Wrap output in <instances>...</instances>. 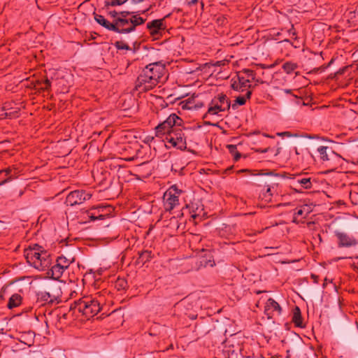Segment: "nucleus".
<instances>
[{"mask_svg":"<svg viewBox=\"0 0 358 358\" xmlns=\"http://www.w3.org/2000/svg\"><path fill=\"white\" fill-rule=\"evenodd\" d=\"M165 71V65L160 62L149 64L137 78L136 90L141 92L152 90L160 82Z\"/></svg>","mask_w":358,"mask_h":358,"instance_id":"1","label":"nucleus"},{"mask_svg":"<svg viewBox=\"0 0 358 358\" xmlns=\"http://www.w3.org/2000/svg\"><path fill=\"white\" fill-rule=\"evenodd\" d=\"M24 255L27 263L39 271H45L52 264L50 253L38 244L24 250Z\"/></svg>","mask_w":358,"mask_h":358,"instance_id":"2","label":"nucleus"},{"mask_svg":"<svg viewBox=\"0 0 358 358\" xmlns=\"http://www.w3.org/2000/svg\"><path fill=\"white\" fill-rule=\"evenodd\" d=\"M70 310L76 313L78 310L79 313H82L87 319H90L95 316L100 310V303L91 296H86L77 301H75L70 306Z\"/></svg>","mask_w":358,"mask_h":358,"instance_id":"3","label":"nucleus"},{"mask_svg":"<svg viewBox=\"0 0 358 358\" xmlns=\"http://www.w3.org/2000/svg\"><path fill=\"white\" fill-rule=\"evenodd\" d=\"M62 292L57 284H52L47 290L36 292L31 308H38L46 304H52L61 296Z\"/></svg>","mask_w":358,"mask_h":358,"instance_id":"4","label":"nucleus"},{"mask_svg":"<svg viewBox=\"0 0 358 358\" xmlns=\"http://www.w3.org/2000/svg\"><path fill=\"white\" fill-rule=\"evenodd\" d=\"M231 102L224 94H219L210 101L207 112L204 114L203 118L209 115H218L221 112L229 111Z\"/></svg>","mask_w":358,"mask_h":358,"instance_id":"5","label":"nucleus"},{"mask_svg":"<svg viewBox=\"0 0 358 358\" xmlns=\"http://www.w3.org/2000/svg\"><path fill=\"white\" fill-rule=\"evenodd\" d=\"M183 122L182 120L175 113L171 114L166 120L159 124L155 127V135L157 137L162 138L164 136H169V134L172 132L179 124Z\"/></svg>","mask_w":358,"mask_h":358,"instance_id":"6","label":"nucleus"},{"mask_svg":"<svg viewBox=\"0 0 358 358\" xmlns=\"http://www.w3.org/2000/svg\"><path fill=\"white\" fill-rule=\"evenodd\" d=\"M182 124H179L172 132L169 134V136H166V140L171 145L180 150H185L187 148V142L185 133L182 131Z\"/></svg>","mask_w":358,"mask_h":358,"instance_id":"7","label":"nucleus"},{"mask_svg":"<svg viewBox=\"0 0 358 358\" xmlns=\"http://www.w3.org/2000/svg\"><path fill=\"white\" fill-rule=\"evenodd\" d=\"M182 193L176 185L171 186L164 194V206L166 211L172 210L179 205V196Z\"/></svg>","mask_w":358,"mask_h":358,"instance_id":"8","label":"nucleus"},{"mask_svg":"<svg viewBox=\"0 0 358 358\" xmlns=\"http://www.w3.org/2000/svg\"><path fill=\"white\" fill-rule=\"evenodd\" d=\"M91 197L92 194L85 190H75L67 195L65 203L68 206H73L84 203Z\"/></svg>","mask_w":358,"mask_h":358,"instance_id":"9","label":"nucleus"},{"mask_svg":"<svg viewBox=\"0 0 358 358\" xmlns=\"http://www.w3.org/2000/svg\"><path fill=\"white\" fill-rule=\"evenodd\" d=\"M110 213V206H94L86 211L87 216L90 221L103 220L108 217Z\"/></svg>","mask_w":358,"mask_h":358,"instance_id":"10","label":"nucleus"},{"mask_svg":"<svg viewBox=\"0 0 358 358\" xmlns=\"http://www.w3.org/2000/svg\"><path fill=\"white\" fill-rule=\"evenodd\" d=\"M166 15L165 17L158 20H153L151 22H149L146 24L147 29L150 31V34L155 38L158 39L160 36H162V32L166 28V24L164 22L165 18L168 17Z\"/></svg>","mask_w":358,"mask_h":358,"instance_id":"11","label":"nucleus"},{"mask_svg":"<svg viewBox=\"0 0 358 358\" xmlns=\"http://www.w3.org/2000/svg\"><path fill=\"white\" fill-rule=\"evenodd\" d=\"M238 79L241 80V83L245 87V88H250L251 85L250 83L252 80H255L257 83H263V81L256 78V73L252 69H244L237 74Z\"/></svg>","mask_w":358,"mask_h":358,"instance_id":"12","label":"nucleus"},{"mask_svg":"<svg viewBox=\"0 0 358 358\" xmlns=\"http://www.w3.org/2000/svg\"><path fill=\"white\" fill-rule=\"evenodd\" d=\"M335 236L337 237L339 248H349L357 245V241L352 236H349L346 233L336 231Z\"/></svg>","mask_w":358,"mask_h":358,"instance_id":"13","label":"nucleus"},{"mask_svg":"<svg viewBox=\"0 0 358 358\" xmlns=\"http://www.w3.org/2000/svg\"><path fill=\"white\" fill-rule=\"evenodd\" d=\"M264 312L268 315V317L271 318L274 312H276L278 315H280L282 308L277 301L272 298H269L266 303Z\"/></svg>","mask_w":358,"mask_h":358,"instance_id":"14","label":"nucleus"},{"mask_svg":"<svg viewBox=\"0 0 358 358\" xmlns=\"http://www.w3.org/2000/svg\"><path fill=\"white\" fill-rule=\"evenodd\" d=\"M131 25V21L129 19H115V26L116 29L115 32L118 34H128L132 31H127Z\"/></svg>","mask_w":358,"mask_h":358,"instance_id":"15","label":"nucleus"},{"mask_svg":"<svg viewBox=\"0 0 358 358\" xmlns=\"http://www.w3.org/2000/svg\"><path fill=\"white\" fill-rule=\"evenodd\" d=\"M94 17L95 21L103 27L106 29L114 31V30L116 29L115 26V20H113L112 22H110L104 17V16L96 14L95 13H94Z\"/></svg>","mask_w":358,"mask_h":358,"instance_id":"16","label":"nucleus"},{"mask_svg":"<svg viewBox=\"0 0 358 358\" xmlns=\"http://www.w3.org/2000/svg\"><path fill=\"white\" fill-rule=\"evenodd\" d=\"M12 171L10 167L0 170V186L13 180Z\"/></svg>","mask_w":358,"mask_h":358,"instance_id":"17","label":"nucleus"},{"mask_svg":"<svg viewBox=\"0 0 358 358\" xmlns=\"http://www.w3.org/2000/svg\"><path fill=\"white\" fill-rule=\"evenodd\" d=\"M153 258V255L150 250H144L138 252V257L136 260L137 264H145Z\"/></svg>","mask_w":358,"mask_h":358,"instance_id":"18","label":"nucleus"},{"mask_svg":"<svg viewBox=\"0 0 358 358\" xmlns=\"http://www.w3.org/2000/svg\"><path fill=\"white\" fill-rule=\"evenodd\" d=\"M292 321L294 323L296 327H303L301 310L298 306H296L293 310Z\"/></svg>","mask_w":358,"mask_h":358,"instance_id":"19","label":"nucleus"},{"mask_svg":"<svg viewBox=\"0 0 358 358\" xmlns=\"http://www.w3.org/2000/svg\"><path fill=\"white\" fill-rule=\"evenodd\" d=\"M22 298L20 294H13L8 300L7 307L9 309H13L14 308H16L19 306L22 303Z\"/></svg>","mask_w":358,"mask_h":358,"instance_id":"20","label":"nucleus"},{"mask_svg":"<svg viewBox=\"0 0 358 358\" xmlns=\"http://www.w3.org/2000/svg\"><path fill=\"white\" fill-rule=\"evenodd\" d=\"M131 25L130 28H128L127 31H134L136 27L138 25L143 24L145 22V19L140 17L138 15H133L129 18Z\"/></svg>","mask_w":358,"mask_h":358,"instance_id":"21","label":"nucleus"},{"mask_svg":"<svg viewBox=\"0 0 358 358\" xmlns=\"http://www.w3.org/2000/svg\"><path fill=\"white\" fill-rule=\"evenodd\" d=\"M317 151L320 154V157L323 162L329 161L330 159L329 157L328 151L331 152V154H334V152L331 150V149L327 146H320L317 148Z\"/></svg>","mask_w":358,"mask_h":358,"instance_id":"22","label":"nucleus"},{"mask_svg":"<svg viewBox=\"0 0 358 358\" xmlns=\"http://www.w3.org/2000/svg\"><path fill=\"white\" fill-rule=\"evenodd\" d=\"M231 87L236 91L243 92L247 90L243 84L241 83V80L238 79V75L236 78L231 80Z\"/></svg>","mask_w":358,"mask_h":358,"instance_id":"23","label":"nucleus"},{"mask_svg":"<svg viewBox=\"0 0 358 358\" xmlns=\"http://www.w3.org/2000/svg\"><path fill=\"white\" fill-rule=\"evenodd\" d=\"M252 94V91L248 90L245 96H239L236 97L235 100V103L232 104V108L234 109L236 107V105L243 106L246 103V99H250Z\"/></svg>","mask_w":358,"mask_h":358,"instance_id":"24","label":"nucleus"},{"mask_svg":"<svg viewBox=\"0 0 358 358\" xmlns=\"http://www.w3.org/2000/svg\"><path fill=\"white\" fill-rule=\"evenodd\" d=\"M60 266H61L56 262V264L51 267L50 271L52 272V275L55 279L59 278L62 275L64 271L66 270L63 267Z\"/></svg>","mask_w":358,"mask_h":358,"instance_id":"25","label":"nucleus"},{"mask_svg":"<svg viewBox=\"0 0 358 358\" xmlns=\"http://www.w3.org/2000/svg\"><path fill=\"white\" fill-rule=\"evenodd\" d=\"M282 68L285 73L290 74L298 68V65L292 62H287L282 64Z\"/></svg>","mask_w":358,"mask_h":358,"instance_id":"26","label":"nucleus"},{"mask_svg":"<svg viewBox=\"0 0 358 358\" xmlns=\"http://www.w3.org/2000/svg\"><path fill=\"white\" fill-rule=\"evenodd\" d=\"M56 262L61 266L60 267H63L64 268L67 269L71 264L72 261L62 255L57 258Z\"/></svg>","mask_w":358,"mask_h":358,"instance_id":"27","label":"nucleus"},{"mask_svg":"<svg viewBox=\"0 0 358 358\" xmlns=\"http://www.w3.org/2000/svg\"><path fill=\"white\" fill-rule=\"evenodd\" d=\"M259 197L262 199V201L265 202L266 203L271 202L273 194L271 193V188L268 187L266 192L262 193Z\"/></svg>","mask_w":358,"mask_h":358,"instance_id":"28","label":"nucleus"},{"mask_svg":"<svg viewBox=\"0 0 358 358\" xmlns=\"http://www.w3.org/2000/svg\"><path fill=\"white\" fill-rule=\"evenodd\" d=\"M115 288L119 290H124L127 287V282L124 278H118L115 282Z\"/></svg>","mask_w":358,"mask_h":358,"instance_id":"29","label":"nucleus"},{"mask_svg":"<svg viewBox=\"0 0 358 358\" xmlns=\"http://www.w3.org/2000/svg\"><path fill=\"white\" fill-rule=\"evenodd\" d=\"M227 148L229 152L234 155V158L235 161H238L241 158V154L237 150V147L236 145H227Z\"/></svg>","mask_w":358,"mask_h":358,"instance_id":"30","label":"nucleus"},{"mask_svg":"<svg viewBox=\"0 0 358 358\" xmlns=\"http://www.w3.org/2000/svg\"><path fill=\"white\" fill-rule=\"evenodd\" d=\"M297 182L305 189H310L312 187V182L310 178H303L299 179Z\"/></svg>","mask_w":358,"mask_h":358,"instance_id":"31","label":"nucleus"},{"mask_svg":"<svg viewBox=\"0 0 358 358\" xmlns=\"http://www.w3.org/2000/svg\"><path fill=\"white\" fill-rule=\"evenodd\" d=\"M201 264L205 267L210 266L213 267L215 266V261L211 255L208 257V258H203L201 262Z\"/></svg>","mask_w":358,"mask_h":358,"instance_id":"32","label":"nucleus"},{"mask_svg":"<svg viewBox=\"0 0 358 358\" xmlns=\"http://www.w3.org/2000/svg\"><path fill=\"white\" fill-rule=\"evenodd\" d=\"M114 45L117 50H131V48L127 43H125L124 42H123L122 41H116L114 43Z\"/></svg>","mask_w":358,"mask_h":358,"instance_id":"33","label":"nucleus"},{"mask_svg":"<svg viewBox=\"0 0 358 358\" xmlns=\"http://www.w3.org/2000/svg\"><path fill=\"white\" fill-rule=\"evenodd\" d=\"M303 210H303L301 208L296 210V211L294 212V217H293V220H292L293 222L298 224L299 222V221L297 220L298 217L302 216L303 217V216H305V213H304Z\"/></svg>","mask_w":358,"mask_h":358,"instance_id":"34","label":"nucleus"},{"mask_svg":"<svg viewBox=\"0 0 358 358\" xmlns=\"http://www.w3.org/2000/svg\"><path fill=\"white\" fill-rule=\"evenodd\" d=\"M43 87H41V90L45 92H50L51 90V81L48 78H45L43 80Z\"/></svg>","mask_w":358,"mask_h":358,"instance_id":"35","label":"nucleus"},{"mask_svg":"<svg viewBox=\"0 0 358 358\" xmlns=\"http://www.w3.org/2000/svg\"><path fill=\"white\" fill-rule=\"evenodd\" d=\"M135 12H129L127 10H123L121 12H119V16L116 19H128L127 17L131 15L134 14Z\"/></svg>","mask_w":358,"mask_h":358,"instance_id":"36","label":"nucleus"},{"mask_svg":"<svg viewBox=\"0 0 358 358\" xmlns=\"http://www.w3.org/2000/svg\"><path fill=\"white\" fill-rule=\"evenodd\" d=\"M7 114H8V119L15 118L19 116V110H14L10 111V112H7Z\"/></svg>","mask_w":358,"mask_h":358,"instance_id":"37","label":"nucleus"},{"mask_svg":"<svg viewBox=\"0 0 358 358\" xmlns=\"http://www.w3.org/2000/svg\"><path fill=\"white\" fill-rule=\"evenodd\" d=\"M305 213V216H303V219L306 218L307 216L309 215V213L311 212L310 208L308 205H304L301 207Z\"/></svg>","mask_w":358,"mask_h":358,"instance_id":"38","label":"nucleus"},{"mask_svg":"<svg viewBox=\"0 0 358 358\" xmlns=\"http://www.w3.org/2000/svg\"><path fill=\"white\" fill-rule=\"evenodd\" d=\"M289 34L294 37V39H297L296 31L293 24L291 25V28L288 30Z\"/></svg>","mask_w":358,"mask_h":358,"instance_id":"39","label":"nucleus"},{"mask_svg":"<svg viewBox=\"0 0 358 358\" xmlns=\"http://www.w3.org/2000/svg\"><path fill=\"white\" fill-rule=\"evenodd\" d=\"M8 285H5L3 286L1 289V292H0V298L1 299H4V295L6 294V291H7V289H8Z\"/></svg>","mask_w":358,"mask_h":358,"instance_id":"40","label":"nucleus"},{"mask_svg":"<svg viewBox=\"0 0 358 358\" xmlns=\"http://www.w3.org/2000/svg\"><path fill=\"white\" fill-rule=\"evenodd\" d=\"M278 136H287V137L296 136H297L296 134H294V135L292 134L289 131H285V132H282V133H278Z\"/></svg>","mask_w":358,"mask_h":358,"instance_id":"41","label":"nucleus"},{"mask_svg":"<svg viewBox=\"0 0 358 358\" xmlns=\"http://www.w3.org/2000/svg\"><path fill=\"white\" fill-rule=\"evenodd\" d=\"M43 80H37L35 81L34 83V87L35 88H38L41 90V87H43Z\"/></svg>","mask_w":358,"mask_h":358,"instance_id":"42","label":"nucleus"},{"mask_svg":"<svg viewBox=\"0 0 358 358\" xmlns=\"http://www.w3.org/2000/svg\"><path fill=\"white\" fill-rule=\"evenodd\" d=\"M5 110V107H3L2 111L0 113V120H5L8 118L7 112Z\"/></svg>","mask_w":358,"mask_h":358,"instance_id":"43","label":"nucleus"},{"mask_svg":"<svg viewBox=\"0 0 358 358\" xmlns=\"http://www.w3.org/2000/svg\"><path fill=\"white\" fill-rule=\"evenodd\" d=\"M109 15L115 20L119 16V13L116 12L115 10L110 11Z\"/></svg>","mask_w":358,"mask_h":358,"instance_id":"44","label":"nucleus"},{"mask_svg":"<svg viewBox=\"0 0 358 358\" xmlns=\"http://www.w3.org/2000/svg\"><path fill=\"white\" fill-rule=\"evenodd\" d=\"M311 279H313L314 283H318L319 281V276L315 274H311L310 275Z\"/></svg>","mask_w":358,"mask_h":358,"instance_id":"45","label":"nucleus"},{"mask_svg":"<svg viewBox=\"0 0 358 358\" xmlns=\"http://www.w3.org/2000/svg\"><path fill=\"white\" fill-rule=\"evenodd\" d=\"M189 103L188 102L184 103V102H182L181 104H182V109H185V108H187V109H190L192 108V106H189Z\"/></svg>","mask_w":358,"mask_h":358,"instance_id":"46","label":"nucleus"},{"mask_svg":"<svg viewBox=\"0 0 358 358\" xmlns=\"http://www.w3.org/2000/svg\"><path fill=\"white\" fill-rule=\"evenodd\" d=\"M198 1H199V0H191L190 1H189L188 4L189 6H191V5L197 3Z\"/></svg>","mask_w":358,"mask_h":358,"instance_id":"47","label":"nucleus"},{"mask_svg":"<svg viewBox=\"0 0 358 358\" xmlns=\"http://www.w3.org/2000/svg\"><path fill=\"white\" fill-rule=\"evenodd\" d=\"M257 175L273 176V173L272 171H270V172H267V173H258Z\"/></svg>","mask_w":358,"mask_h":358,"instance_id":"48","label":"nucleus"},{"mask_svg":"<svg viewBox=\"0 0 358 358\" xmlns=\"http://www.w3.org/2000/svg\"><path fill=\"white\" fill-rule=\"evenodd\" d=\"M306 137L308 138H310V139H313V138H316L315 136H311L310 134H306Z\"/></svg>","mask_w":358,"mask_h":358,"instance_id":"49","label":"nucleus"},{"mask_svg":"<svg viewBox=\"0 0 358 358\" xmlns=\"http://www.w3.org/2000/svg\"><path fill=\"white\" fill-rule=\"evenodd\" d=\"M243 172H250L248 169H241L238 171V173H243Z\"/></svg>","mask_w":358,"mask_h":358,"instance_id":"50","label":"nucleus"},{"mask_svg":"<svg viewBox=\"0 0 358 358\" xmlns=\"http://www.w3.org/2000/svg\"><path fill=\"white\" fill-rule=\"evenodd\" d=\"M199 214H197V213H194V214H192V217L193 219H196V218L197 217H199Z\"/></svg>","mask_w":358,"mask_h":358,"instance_id":"51","label":"nucleus"},{"mask_svg":"<svg viewBox=\"0 0 358 358\" xmlns=\"http://www.w3.org/2000/svg\"><path fill=\"white\" fill-rule=\"evenodd\" d=\"M327 283V278H325V279H324V282L323 283V287H326Z\"/></svg>","mask_w":358,"mask_h":358,"instance_id":"52","label":"nucleus"},{"mask_svg":"<svg viewBox=\"0 0 358 358\" xmlns=\"http://www.w3.org/2000/svg\"><path fill=\"white\" fill-rule=\"evenodd\" d=\"M267 150H268V149H267V148H266V149H264V150H262L261 151V152L264 153V152H267Z\"/></svg>","mask_w":358,"mask_h":358,"instance_id":"53","label":"nucleus"},{"mask_svg":"<svg viewBox=\"0 0 358 358\" xmlns=\"http://www.w3.org/2000/svg\"><path fill=\"white\" fill-rule=\"evenodd\" d=\"M286 205H287V203H280V204H278V206H286Z\"/></svg>","mask_w":358,"mask_h":358,"instance_id":"54","label":"nucleus"},{"mask_svg":"<svg viewBox=\"0 0 358 358\" xmlns=\"http://www.w3.org/2000/svg\"><path fill=\"white\" fill-rule=\"evenodd\" d=\"M343 71H344V69H342L341 72L338 71V73L342 74V72H343Z\"/></svg>","mask_w":358,"mask_h":358,"instance_id":"55","label":"nucleus"},{"mask_svg":"<svg viewBox=\"0 0 358 358\" xmlns=\"http://www.w3.org/2000/svg\"><path fill=\"white\" fill-rule=\"evenodd\" d=\"M343 71H344V69H342L341 72L338 71V73L342 74V72H343Z\"/></svg>","mask_w":358,"mask_h":358,"instance_id":"56","label":"nucleus"},{"mask_svg":"<svg viewBox=\"0 0 358 358\" xmlns=\"http://www.w3.org/2000/svg\"><path fill=\"white\" fill-rule=\"evenodd\" d=\"M343 71H344V69H342L341 72L338 71V73L342 74V72H343Z\"/></svg>","mask_w":358,"mask_h":358,"instance_id":"57","label":"nucleus"},{"mask_svg":"<svg viewBox=\"0 0 358 358\" xmlns=\"http://www.w3.org/2000/svg\"><path fill=\"white\" fill-rule=\"evenodd\" d=\"M283 41H285V42H289V40H288V39H285V40H284Z\"/></svg>","mask_w":358,"mask_h":358,"instance_id":"58","label":"nucleus"},{"mask_svg":"<svg viewBox=\"0 0 358 358\" xmlns=\"http://www.w3.org/2000/svg\"><path fill=\"white\" fill-rule=\"evenodd\" d=\"M292 45L294 47V48H297L296 45H294L293 43H292Z\"/></svg>","mask_w":358,"mask_h":358,"instance_id":"59","label":"nucleus"},{"mask_svg":"<svg viewBox=\"0 0 358 358\" xmlns=\"http://www.w3.org/2000/svg\"><path fill=\"white\" fill-rule=\"evenodd\" d=\"M201 7L203 8V3L201 2Z\"/></svg>","mask_w":358,"mask_h":358,"instance_id":"60","label":"nucleus"},{"mask_svg":"<svg viewBox=\"0 0 358 358\" xmlns=\"http://www.w3.org/2000/svg\"><path fill=\"white\" fill-rule=\"evenodd\" d=\"M145 12H146V10H143V11H142L141 13H145Z\"/></svg>","mask_w":358,"mask_h":358,"instance_id":"61","label":"nucleus"},{"mask_svg":"<svg viewBox=\"0 0 358 358\" xmlns=\"http://www.w3.org/2000/svg\"><path fill=\"white\" fill-rule=\"evenodd\" d=\"M273 358H276V357H273Z\"/></svg>","mask_w":358,"mask_h":358,"instance_id":"62","label":"nucleus"}]
</instances>
